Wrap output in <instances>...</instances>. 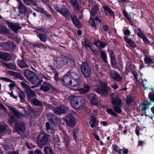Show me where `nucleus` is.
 <instances>
[{
  "instance_id": "nucleus-1",
  "label": "nucleus",
  "mask_w": 154,
  "mask_h": 154,
  "mask_svg": "<svg viewBox=\"0 0 154 154\" xmlns=\"http://www.w3.org/2000/svg\"><path fill=\"white\" fill-rule=\"evenodd\" d=\"M61 81L62 84L65 85H70L72 87L77 86L79 84V75L75 72H72L70 75L65 76Z\"/></svg>"
},
{
  "instance_id": "nucleus-2",
  "label": "nucleus",
  "mask_w": 154,
  "mask_h": 154,
  "mask_svg": "<svg viewBox=\"0 0 154 154\" xmlns=\"http://www.w3.org/2000/svg\"><path fill=\"white\" fill-rule=\"evenodd\" d=\"M69 100L72 107L74 109H78L84 106L85 99L82 97L71 95L69 97Z\"/></svg>"
},
{
  "instance_id": "nucleus-3",
  "label": "nucleus",
  "mask_w": 154,
  "mask_h": 154,
  "mask_svg": "<svg viewBox=\"0 0 154 154\" xmlns=\"http://www.w3.org/2000/svg\"><path fill=\"white\" fill-rule=\"evenodd\" d=\"M48 141V136L45 133H41L38 137L37 142L41 147H43L46 145Z\"/></svg>"
},
{
  "instance_id": "nucleus-4",
  "label": "nucleus",
  "mask_w": 154,
  "mask_h": 154,
  "mask_svg": "<svg viewBox=\"0 0 154 154\" xmlns=\"http://www.w3.org/2000/svg\"><path fill=\"white\" fill-rule=\"evenodd\" d=\"M94 89L98 93H101L105 95L108 93V89L106 84L100 83L94 86Z\"/></svg>"
},
{
  "instance_id": "nucleus-5",
  "label": "nucleus",
  "mask_w": 154,
  "mask_h": 154,
  "mask_svg": "<svg viewBox=\"0 0 154 154\" xmlns=\"http://www.w3.org/2000/svg\"><path fill=\"white\" fill-rule=\"evenodd\" d=\"M81 69L82 72L85 77H88L90 76V69L86 62L83 63Z\"/></svg>"
},
{
  "instance_id": "nucleus-6",
  "label": "nucleus",
  "mask_w": 154,
  "mask_h": 154,
  "mask_svg": "<svg viewBox=\"0 0 154 154\" xmlns=\"http://www.w3.org/2000/svg\"><path fill=\"white\" fill-rule=\"evenodd\" d=\"M69 61H70L72 63H74V61L72 60H70L67 57L61 56L58 57L56 60L57 64L60 67L62 66L64 64H67Z\"/></svg>"
},
{
  "instance_id": "nucleus-7",
  "label": "nucleus",
  "mask_w": 154,
  "mask_h": 154,
  "mask_svg": "<svg viewBox=\"0 0 154 154\" xmlns=\"http://www.w3.org/2000/svg\"><path fill=\"white\" fill-rule=\"evenodd\" d=\"M112 103L113 105L121 106L122 102L119 99V95L118 93H114L111 96Z\"/></svg>"
},
{
  "instance_id": "nucleus-8",
  "label": "nucleus",
  "mask_w": 154,
  "mask_h": 154,
  "mask_svg": "<svg viewBox=\"0 0 154 154\" xmlns=\"http://www.w3.org/2000/svg\"><path fill=\"white\" fill-rule=\"evenodd\" d=\"M87 97L90 101L92 104L96 105L100 103V102L97 99V98L95 94H90L87 95Z\"/></svg>"
},
{
  "instance_id": "nucleus-9",
  "label": "nucleus",
  "mask_w": 154,
  "mask_h": 154,
  "mask_svg": "<svg viewBox=\"0 0 154 154\" xmlns=\"http://www.w3.org/2000/svg\"><path fill=\"white\" fill-rule=\"evenodd\" d=\"M68 108L65 105L61 106L58 108H56L53 109L54 112L57 114H60L66 113L68 110Z\"/></svg>"
},
{
  "instance_id": "nucleus-10",
  "label": "nucleus",
  "mask_w": 154,
  "mask_h": 154,
  "mask_svg": "<svg viewBox=\"0 0 154 154\" xmlns=\"http://www.w3.org/2000/svg\"><path fill=\"white\" fill-rule=\"evenodd\" d=\"M66 122L67 125L69 127H73L75 125V119L71 115H69L66 117Z\"/></svg>"
},
{
  "instance_id": "nucleus-11",
  "label": "nucleus",
  "mask_w": 154,
  "mask_h": 154,
  "mask_svg": "<svg viewBox=\"0 0 154 154\" xmlns=\"http://www.w3.org/2000/svg\"><path fill=\"white\" fill-rule=\"evenodd\" d=\"M46 127L48 132L53 134L56 128L55 124L51 122L46 123Z\"/></svg>"
},
{
  "instance_id": "nucleus-12",
  "label": "nucleus",
  "mask_w": 154,
  "mask_h": 154,
  "mask_svg": "<svg viewBox=\"0 0 154 154\" xmlns=\"http://www.w3.org/2000/svg\"><path fill=\"white\" fill-rule=\"evenodd\" d=\"M24 75L26 78L29 82L31 80H34L35 76H36L33 72L29 70H27L25 71Z\"/></svg>"
},
{
  "instance_id": "nucleus-13",
  "label": "nucleus",
  "mask_w": 154,
  "mask_h": 154,
  "mask_svg": "<svg viewBox=\"0 0 154 154\" xmlns=\"http://www.w3.org/2000/svg\"><path fill=\"white\" fill-rule=\"evenodd\" d=\"M90 87L88 84H85L83 88H79L75 90L76 91H79L81 94H84L87 93L89 91Z\"/></svg>"
},
{
  "instance_id": "nucleus-14",
  "label": "nucleus",
  "mask_w": 154,
  "mask_h": 154,
  "mask_svg": "<svg viewBox=\"0 0 154 154\" xmlns=\"http://www.w3.org/2000/svg\"><path fill=\"white\" fill-rule=\"evenodd\" d=\"M7 24L8 26L15 32L21 28L19 24L17 23H13L10 22H8Z\"/></svg>"
},
{
  "instance_id": "nucleus-15",
  "label": "nucleus",
  "mask_w": 154,
  "mask_h": 154,
  "mask_svg": "<svg viewBox=\"0 0 154 154\" xmlns=\"http://www.w3.org/2000/svg\"><path fill=\"white\" fill-rule=\"evenodd\" d=\"M110 75L112 78L117 81H121L122 79V77L120 75L113 70L110 71Z\"/></svg>"
},
{
  "instance_id": "nucleus-16",
  "label": "nucleus",
  "mask_w": 154,
  "mask_h": 154,
  "mask_svg": "<svg viewBox=\"0 0 154 154\" xmlns=\"http://www.w3.org/2000/svg\"><path fill=\"white\" fill-rule=\"evenodd\" d=\"M34 79L33 80H31L30 81V82L34 85L31 86V88H32L38 87L41 83V82L37 76H35Z\"/></svg>"
},
{
  "instance_id": "nucleus-17",
  "label": "nucleus",
  "mask_w": 154,
  "mask_h": 154,
  "mask_svg": "<svg viewBox=\"0 0 154 154\" xmlns=\"http://www.w3.org/2000/svg\"><path fill=\"white\" fill-rule=\"evenodd\" d=\"M19 9V12L22 13H26L27 10L25 6L20 1H18Z\"/></svg>"
},
{
  "instance_id": "nucleus-18",
  "label": "nucleus",
  "mask_w": 154,
  "mask_h": 154,
  "mask_svg": "<svg viewBox=\"0 0 154 154\" xmlns=\"http://www.w3.org/2000/svg\"><path fill=\"white\" fill-rule=\"evenodd\" d=\"M9 109L11 111L13 112L17 117L20 118H21L23 117V115L21 113L19 112L15 108L10 107Z\"/></svg>"
},
{
  "instance_id": "nucleus-19",
  "label": "nucleus",
  "mask_w": 154,
  "mask_h": 154,
  "mask_svg": "<svg viewBox=\"0 0 154 154\" xmlns=\"http://www.w3.org/2000/svg\"><path fill=\"white\" fill-rule=\"evenodd\" d=\"M56 9L64 16L66 17L68 15V13L67 10L64 6H63L62 8H60V10L57 7L56 8Z\"/></svg>"
},
{
  "instance_id": "nucleus-20",
  "label": "nucleus",
  "mask_w": 154,
  "mask_h": 154,
  "mask_svg": "<svg viewBox=\"0 0 154 154\" xmlns=\"http://www.w3.org/2000/svg\"><path fill=\"white\" fill-rule=\"evenodd\" d=\"M109 55L111 59V62L112 65L113 66H116V62L115 59V56L114 53L112 51L109 52Z\"/></svg>"
},
{
  "instance_id": "nucleus-21",
  "label": "nucleus",
  "mask_w": 154,
  "mask_h": 154,
  "mask_svg": "<svg viewBox=\"0 0 154 154\" xmlns=\"http://www.w3.org/2000/svg\"><path fill=\"white\" fill-rule=\"evenodd\" d=\"M16 131L20 134H22L25 129V126L23 124H22L20 126H18L16 125L15 126Z\"/></svg>"
},
{
  "instance_id": "nucleus-22",
  "label": "nucleus",
  "mask_w": 154,
  "mask_h": 154,
  "mask_svg": "<svg viewBox=\"0 0 154 154\" xmlns=\"http://www.w3.org/2000/svg\"><path fill=\"white\" fill-rule=\"evenodd\" d=\"M71 18L75 26L78 28H79L81 27L80 24H79V21L77 19L75 15H72Z\"/></svg>"
},
{
  "instance_id": "nucleus-23",
  "label": "nucleus",
  "mask_w": 154,
  "mask_h": 154,
  "mask_svg": "<svg viewBox=\"0 0 154 154\" xmlns=\"http://www.w3.org/2000/svg\"><path fill=\"white\" fill-rule=\"evenodd\" d=\"M95 45L98 48L101 49L104 48L106 45V44L105 42L98 41L95 43Z\"/></svg>"
},
{
  "instance_id": "nucleus-24",
  "label": "nucleus",
  "mask_w": 154,
  "mask_h": 154,
  "mask_svg": "<svg viewBox=\"0 0 154 154\" xmlns=\"http://www.w3.org/2000/svg\"><path fill=\"white\" fill-rule=\"evenodd\" d=\"M0 58L5 60L8 61L10 57L9 55L7 53H0Z\"/></svg>"
},
{
  "instance_id": "nucleus-25",
  "label": "nucleus",
  "mask_w": 154,
  "mask_h": 154,
  "mask_svg": "<svg viewBox=\"0 0 154 154\" xmlns=\"http://www.w3.org/2000/svg\"><path fill=\"white\" fill-rule=\"evenodd\" d=\"M124 38L126 42L129 44L130 46L133 47H136V45L134 43L133 41L131 40V38H128L126 37H125Z\"/></svg>"
},
{
  "instance_id": "nucleus-26",
  "label": "nucleus",
  "mask_w": 154,
  "mask_h": 154,
  "mask_svg": "<svg viewBox=\"0 0 154 154\" xmlns=\"http://www.w3.org/2000/svg\"><path fill=\"white\" fill-rule=\"evenodd\" d=\"M97 122L95 118L92 116L90 119V121L89 124L90 125V126L92 128H93L97 124Z\"/></svg>"
},
{
  "instance_id": "nucleus-27",
  "label": "nucleus",
  "mask_w": 154,
  "mask_h": 154,
  "mask_svg": "<svg viewBox=\"0 0 154 154\" xmlns=\"http://www.w3.org/2000/svg\"><path fill=\"white\" fill-rule=\"evenodd\" d=\"M103 8L106 14L109 13L111 15H113L114 13L111 9L106 5L103 6Z\"/></svg>"
},
{
  "instance_id": "nucleus-28",
  "label": "nucleus",
  "mask_w": 154,
  "mask_h": 154,
  "mask_svg": "<svg viewBox=\"0 0 154 154\" xmlns=\"http://www.w3.org/2000/svg\"><path fill=\"white\" fill-rule=\"evenodd\" d=\"M100 55L102 59L106 63H107L108 61L107 60V55L106 52L103 51L100 52Z\"/></svg>"
},
{
  "instance_id": "nucleus-29",
  "label": "nucleus",
  "mask_w": 154,
  "mask_h": 154,
  "mask_svg": "<svg viewBox=\"0 0 154 154\" xmlns=\"http://www.w3.org/2000/svg\"><path fill=\"white\" fill-rule=\"evenodd\" d=\"M41 89L44 91H47L49 89V85L48 84L46 83H44L43 85L41 86Z\"/></svg>"
},
{
  "instance_id": "nucleus-30",
  "label": "nucleus",
  "mask_w": 154,
  "mask_h": 154,
  "mask_svg": "<svg viewBox=\"0 0 154 154\" xmlns=\"http://www.w3.org/2000/svg\"><path fill=\"white\" fill-rule=\"evenodd\" d=\"M144 61L146 63L151 64L153 63L152 59L148 56H146L145 59Z\"/></svg>"
},
{
  "instance_id": "nucleus-31",
  "label": "nucleus",
  "mask_w": 154,
  "mask_h": 154,
  "mask_svg": "<svg viewBox=\"0 0 154 154\" xmlns=\"http://www.w3.org/2000/svg\"><path fill=\"white\" fill-rule=\"evenodd\" d=\"M18 92L21 101L22 102H24L25 100V95L21 91H18Z\"/></svg>"
},
{
  "instance_id": "nucleus-32",
  "label": "nucleus",
  "mask_w": 154,
  "mask_h": 154,
  "mask_svg": "<svg viewBox=\"0 0 154 154\" xmlns=\"http://www.w3.org/2000/svg\"><path fill=\"white\" fill-rule=\"evenodd\" d=\"M98 8L97 6H95L91 10V15L94 16L96 15L97 12Z\"/></svg>"
},
{
  "instance_id": "nucleus-33",
  "label": "nucleus",
  "mask_w": 154,
  "mask_h": 154,
  "mask_svg": "<svg viewBox=\"0 0 154 154\" xmlns=\"http://www.w3.org/2000/svg\"><path fill=\"white\" fill-rule=\"evenodd\" d=\"M106 112L109 114L115 116H117L116 113L112 109L109 108L106 109Z\"/></svg>"
},
{
  "instance_id": "nucleus-34",
  "label": "nucleus",
  "mask_w": 154,
  "mask_h": 154,
  "mask_svg": "<svg viewBox=\"0 0 154 154\" xmlns=\"http://www.w3.org/2000/svg\"><path fill=\"white\" fill-rule=\"evenodd\" d=\"M71 4L74 6V8L78 9L79 4L77 0H70Z\"/></svg>"
},
{
  "instance_id": "nucleus-35",
  "label": "nucleus",
  "mask_w": 154,
  "mask_h": 154,
  "mask_svg": "<svg viewBox=\"0 0 154 154\" xmlns=\"http://www.w3.org/2000/svg\"><path fill=\"white\" fill-rule=\"evenodd\" d=\"M24 3L28 5H30L32 4H33L34 5H36L35 2V0H23Z\"/></svg>"
},
{
  "instance_id": "nucleus-36",
  "label": "nucleus",
  "mask_w": 154,
  "mask_h": 154,
  "mask_svg": "<svg viewBox=\"0 0 154 154\" xmlns=\"http://www.w3.org/2000/svg\"><path fill=\"white\" fill-rule=\"evenodd\" d=\"M44 151L45 154H52L51 150L48 147L45 146V147Z\"/></svg>"
},
{
  "instance_id": "nucleus-37",
  "label": "nucleus",
  "mask_w": 154,
  "mask_h": 154,
  "mask_svg": "<svg viewBox=\"0 0 154 154\" xmlns=\"http://www.w3.org/2000/svg\"><path fill=\"white\" fill-rule=\"evenodd\" d=\"M18 65L21 68L27 67L28 66L23 61H18Z\"/></svg>"
},
{
  "instance_id": "nucleus-38",
  "label": "nucleus",
  "mask_w": 154,
  "mask_h": 154,
  "mask_svg": "<svg viewBox=\"0 0 154 154\" xmlns=\"http://www.w3.org/2000/svg\"><path fill=\"white\" fill-rule=\"evenodd\" d=\"M38 37L40 40L44 42H45L47 39L46 36L43 34H40L38 35Z\"/></svg>"
},
{
  "instance_id": "nucleus-39",
  "label": "nucleus",
  "mask_w": 154,
  "mask_h": 154,
  "mask_svg": "<svg viewBox=\"0 0 154 154\" xmlns=\"http://www.w3.org/2000/svg\"><path fill=\"white\" fill-rule=\"evenodd\" d=\"M27 95L29 97H32L35 96V93L33 91L29 89L27 91Z\"/></svg>"
},
{
  "instance_id": "nucleus-40",
  "label": "nucleus",
  "mask_w": 154,
  "mask_h": 154,
  "mask_svg": "<svg viewBox=\"0 0 154 154\" xmlns=\"http://www.w3.org/2000/svg\"><path fill=\"white\" fill-rule=\"evenodd\" d=\"M85 45L86 48H89L92 51H94V49L91 43L86 42H85Z\"/></svg>"
},
{
  "instance_id": "nucleus-41",
  "label": "nucleus",
  "mask_w": 154,
  "mask_h": 154,
  "mask_svg": "<svg viewBox=\"0 0 154 154\" xmlns=\"http://www.w3.org/2000/svg\"><path fill=\"white\" fill-rule=\"evenodd\" d=\"M135 32L136 34L140 37L143 35L142 32L139 28H137L135 29Z\"/></svg>"
},
{
  "instance_id": "nucleus-42",
  "label": "nucleus",
  "mask_w": 154,
  "mask_h": 154,
  "mask_svg": "<svg viewBox=\"0 0 154 154\" xmlns=\"http://www.w3.org/2000/svg\"><path fill=\"white\" fill-rule=\"evenodd\" d=\"M89 23L91 25V26L94 29H96V26L94 23V20L93 18H91L89 21Z\"/></svg>"
},
{
  "instance_id": "nucleus-43",
  "label": "nucleus",
  "mask_w": 154,
  "mask_h": 154,
  "mask_svg": "<svg viewBox=\"0 0 154 154\" xmlns=\"http://www.w3.org/2000/svg\"><path fill=\"white\" fill-rule=\"evenodd\" d=\"M139 108L142 110L144 111L148 108V106L147 104L143 103L140 105L139 106Z\"/></svg>"
},
{
  "instance_id": "nucleus-44",
  "label": "nucleus",
  "mask_w": 154,
  "mask_h": 154,
  "mask_svg": "<svg viewBox=\"0 0 154 154\" xmlns=\"http://www.w3.org/2000/svg\"><path fill=\"white\" fill-rule=\"evenodd\" d=\"M32 103L36 106H41L42 105L41 102L37 99H33L32 100Z\"/></svg>"
},
{
  "instance_id": "nucleus-45",
  "label": "nucleus",
  "mask_w": 154,
  "mask_h": 154,
  "mask_svg": "<svg viewBox=\"0 0 154 154\" xmlns=\"http://www.w3.org/2000/svg\"><path fill=\"white\" fill-rule=\"evenodd\" d=\"M5 79H6V80L7 81L11 82V83L9 85V86L10 88V90H11L12 88L14 87L15 86V84L11 80L9 79H6L5 78Z\"/></svg>"
},
{
  "instance_id": "nucleus-46",
  "label": "nucleus",
  "mask_w": 154,
  "mask_h": 154,
  "mask_svg": "<svg viewBox=\"0 0 154 154\" xmlns=\"http://www.w3.org/2000/svg\"><path fill=\"white\" fill-rule=\"evenodd\" d=\"M29 154H43V153L38 149H36L35 151H30L29 152Z\"/></svg>"
},
{
  "instance_id": "nucleus-47",
  "label": "nucleus",
  "mask_w": 154,
  "mask_h": 154,
  "mask_svg": "<svg viewBox=\"0 0 154 154\" xmlns=\"http://www.w3.org/2000/svg\"><path fill=\"white\" fill-rule=\"evenodd\" d=\"M21 84L22 87L26 90L28 91L29 89H30L29 86L27 85L24 82H21Z\"/></svg>"
},
{
  "instance_id": "nucleus-48",
  "label": "nucleus",
  "mask_w": 154,
  "mask_h": 154,
  "mask_svg": "<svg viewBox=\"0 0 154 154\" xmlns=\"http://www.w3.org/2000/svg\"><path fill=\"white\" fill-rule=\"evenodd\" d=\"M133 100V97L132 96H128L127 97L126 100L127 103L129 104L132 103Z\"/></svg>"
},
{
  "instance_id": "nucleus-49",
  "label": "nucleus",
  "mask_w": 154,
  "mask_h": 154,
  "mask_svg": "<svg viewBox=\"0 0 154 154\" xmlns=\"http://www.w3.org/2000/svg\"><path fill=\"white\" fill-rule=\"evenodd\" d=\"M143 40L144 42L146 44H148L149 43V41L146 37L143 35L140 37Z\"/></svg>"
},
{
  "instance_id": "nucleus-50",
  "label": "nucleus",
  "mask_w": 154,
  "mask_h": 154,
  "mask_svg": "<svg viewBox=\"0 0 154 154\" xmlns=\"http://www.w3.org/2000/svg\"><path fill=\"white\" fill-rule=\"evenodd\" d=\"M113 109L116 112L118 113H119L122 111V110L120 108L116 106H113Z\"/></svg>"
},
{
  "instance_id": "nucleus-51",
  "label": "nucleus",
  "mask_w": 154,
  "mask_h": 154,
  "mask_svg": "<svg viewBox=\"0 0 154 154\" xmlns=\"http://www.w3.org/2000/svg\"><path fill=\"white\" fill-rule=\"evenodd\" d=\"M63 138L65 142L66 143L68 142L69 140V139L68 136L65 133L63 134L62 137Z\"/></svg>"
},
{
  "instance_id": "nucleus-52",
  "label": "nucleus",
  "mask_w": 154,
  "mask_h": 154,
  "mask_svg": "<svg viewBox=\"0 0 154 154\" xmlns=\"http://www.w3.org/2000/svg\"><path fill=\"white\" fill-rule=\"evenodd\" d=\"M114 149L116 150L119 154H122L121 152V149H119L117 146H115L114 147Z\"/></svg>"
},
{
  "instance_id": "nucleus-53",
  "label": "nucleus",
  "mask_w": 154,
  "mask_h": 154,
  "mask_svg": "<svg viewBox=\"0 0 154 154\" xmlns=\"http://www.w3.org/2000/svg\"><path fill=\"white\" fill-rule=\"evenodd\" d=\"M123 14L124 15V16L127 18V20L129 22H131V20L128 16V14H127L126 11L125 10H124L123 11Z\"/></svg>"
},
{
  "instance_id": "nucleus-54",
  "label": "nucleus",
  "mask_w": 154,
  "mask_h": 154,
  "mask_svg": "<svg viewBox=\"0 0 154 154\" xmlns=\"http://www.w3.org/2000/svg\"><path fill=\"white\" fill-rule=\"evenodd\" d=\"M149 99L153 102H154V94H152L150 93L149 95Z\"/></svg>"
},
{
  "instance_id": "nucleus-55",
  "label": "nucleus",
  "mask_w": 154,
  "mask_h": 154,
  "mask_svg": "<svg viewBox=\"0 0 154 154\" xmlns=\"http://www.w3.org/2000/svg\"><path fill=\"white\" fill-rule=\"evenodd\" d=\"M7 66L9 68H11V69H14L15 66L14 65L11 63H8L7 64Z\"/></svg>"
},
{
  "instance_id": "nucleus-56",
  "label": "nucleus",
  "mask_w": 154,
  "mask_h": 154,
  "mask_svg": "<svg viewBox=\"0 0 154 154\" xmlns=\"http://www.w3.org/2000/svg\"><path fill=\"white\" fill-rule=\"evenodd\" d=\"M0 31L1 32L5 33L7 32L8 30L5 27L3 26L1 28Z\"/></svg>"
},
{
  "instance_id": "nucleus-57",
  "label": "nucleus",
  "mask_w": 154,
  "mask_h": 154,
  "mask_svg": "<svg viewBox=\"0 0 154 154\" xmlns=\"http://www.w3.org/2000/svg\"><path fill=\"white\" fill-rule=\"evenodd\" d=\"M26 145L28 149H30L34 147L33 145H32L31 144H29L28 143H26Z\"/></svg>"
},
{
  "instance_id": "nucleus-58",
  "label": "nucleus",
  "mask_w": 154,
  "mask_h": 154,
  "mask_svg": "<svg viewBox=\"0 0 154 154\" xmlns=\"http://www.w3.org/2000/svg\"><path fill=\"white\" fill-rule=\"evenodd\" d=\"M8 93L9 94L11 97H12L13 98H14L15 99H17V96H15L13 92H12L11 93L8 92Z\"/></svg>"
},
{
  "instance_id": "nucleus-59",
  "label": "nucleus",
  "mask_w": 154,
  "mask_h": 154,
  "mask_svg": "<svg viewBox=\"0 0 154 154\" xmlns=\"http://www.w3.org/2000/svg\"><path fill=\"white\" fill-rule=\"evenodd\" d=\"M142 82L143 85V87H144V88H147V87H146V85L148 83L147 81L146 80H145L143 81Z\"/></svg>"
},
{
  "instance_id": "nucleus-60",
  "label": "nucleus",
  "mask_w": 154,
  "mask_h": 154,
  "mask_svg": "<svg viewBox=\"0 0 154 154\" xmlns=\"http://www.w3.org/2000/svg\"><path fill=\"white\" fill-rule=\"evenodd\" d=\"M58 75L57 72H55L54 73V79L57 82L58 80Z\"/></svg>"
},
{
  "instance_id": "nucleus-61",
  "label": "nucleus",
  "mask_w": 154,
  "mask_h": 154,
  "mask_svg": "<svg viewBox=\"0 0 154 154\" xmlns=\"http://www.w3.org/2000/svg\"><path fill=\"white\" fill-rule=\"evenodd\" d=\"M108 26L106 25H104L102 28V30H104V31H106L108 30Z\"/></svg>"
},
{
  "instance_id": "nucleus-62",
  "label": "nucleus",
  "mask_w": 154,
  "mask_h": 154,
  "mask_svg": "<svg viewBox=\"0 0 154 154\" xmlns=\"http://www.w3.org/2000/svg\"><path fill=\"white\" fill-rule=\"evenodd\" d=\"M130 34V32L128 29H126L125 31L124 34L125 35H128Z\"/></svg>"
},
{
  "instance_id": "nucleus-63",
  "label": "nucleus",
  "mask_w": 154,
  "mask_h": 154,
  "mask_svg": "<svg viewBox=\"0 0 154 154\" xmlns=\"http://www.w3.org/2000/svg\"><path fill=\"white\" fill-rule=\"evenodd\" d=\"M36 10L37 11H39V12H41L42 13H43L44 12L43 10V9L41 8H36Z\"/></svg>"
},
{
  "instance_id": "nucleus-64",
  "label": "nucleus",
  "mask_w": 154,
  "mask_h": 154,
  "mask_svg": "<svg viewBox=\"0 0 154 154\" xmlns=\"http://www.w3.org/2000/svg\"><path fill=\"white\" fill-rule=\"evenodd\" d=\"M94 134V135L95 138L96 140H98V141L100 140V139L99 136H98L97 134Z\"/></svg>"
}]
</instances>
